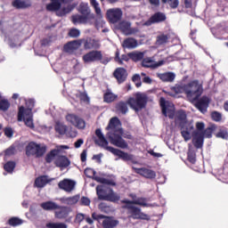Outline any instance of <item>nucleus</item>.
<instances>
[{
	"mask_svg": "<svg viewBox=\"0 0 228 228\" xmlns=\"http://www.w3.org/2000/svg\"><path fill=\"white\" fill-rule=\"evenodd\" d=\"M118 126H120V119L118 117H113L110 119L106 126V131H109L107 133V138L111 145H115V147H118L119 149H127L129 145L122 138L124 130L118 127Z\"/></svg>",
	"mask_w": 228,
	"mask_h": 228,
	"instance_id": "obj_1",
	"label": "nucleus"
},
{
	"mask_svg": "<svg viewBox=\"0 0 228 228\" xmlns=\"http://www.w3.org/2000/svg\"><path fill=\"white\" fill-rule=\"evenodd\" d=\"M95 134L98 138V141H95V143L100 145V147H104L106 151H109V152H111V154L117 156L123 161H131V159H133V155H129V153L122 151V150L108 146V140H106V137H104V134L100 128L95 130Z\"/></svg>",
	"mask_w": 228,
	"mask_h": 228,
	"instance_id": "obj_2",
	"label": "nucleus"
},
{
	"mask_svg": "<svg viewBox=\"0 0 228 228\" xmlns=\"http://www.w3.org/2000/svg\"><path fill=\"white\" fill-rule=\"evenodd\" d=\"M147 102H149V96L145 93H136L134 97L128 98V106L131 110H134L135 113L142 111L147 108Z\"/></svg>",
	"mask_w": 228,
	"mask_h": 228,
	"instance_id": "obj_3",
	"label": "nucleus"
},
{
	"mask_svg": "<svg viewBox=\"0 0 228 228\" xmlns=\"http://www.w3.org/2000/svg\"><path fill=\"white\" fill-rule=\"evenodd\" d=\"M186 90L187 99L192 103L195 102V101H199V99H200V95H202L204 92L202 84H200L199 80H192L186 84Z\"/></svg>",
	"mask_w": 228,
	"mask_h": 228,
	"instance_id": "obj_4",
	"label": "nucleus"
},
{
	"mask_svg": "<svg viewBox=\"0 0 228 228\" xmlns=\"http://www.w3.org/2000/svg\"><path fill=\"white\" fill-rule=\"evenodd\" d=\"M122 209H126V214L129 215L128 218L133 220H151V216L142 212V209L138 207H134L132 203H123Z\"/></svg>",
	"mask_w": 228,
	"mask_h": 228,
	"instance_id": "obj_5",
	"label": "nucleus"
},
{
	"mask_svg": "<svg viewBox=\"0 0 228 228\" xmlns=\"http://www.w3.org/2000/svg\"><path fill=\"white\" fill-rule=\"evenodd\" d=\"M47 152V146L30 142L25 148V154L28 158L34 156V158H42Z\"/></svg>",
	"mask_w": 228,
	"mask_h": 228,
	"instance_id": "obj_6",
	"label": "nucleus"
},
{
	"mask_svg": "<svg viewBox=\"0 0 228 228\" xmlns=\"http://www.w3.org/2000/svg\"><path fill=\"white\" fill-rule=\"evenodd\" d=\"M92 218L93 220H102V227L103 228H115L118 225V220H113L111 217L108 216H104L102 214H97L94 212L92 214Z\"/></svg>",
	"mask_w": 228,
	"mask_h": 228,
	"instance_id": "obj_7",
	"label": "nucleus"
},
{
	"mask_svg": "<svg viewBox=\"0 0 228 228\" xmlns=\"http://www.w3.org/2000/svg\"><path fill=\"white\" fill-rule=\"evenodd\" d=\"M99 200H108L109 202H118L120 200V196L110 190V191L106 194V191L102 189H97L96 191Z\"/></svg>",
	"mask_w": 228,
	"mask_h": 228,
	"instance_id": "obj_8",
	"label": "nucleus"
},
{
	"mask_svg": "<svg viewBox=\"0 0 228 228\" xmlns=\"http://www.w3.org/2000/svg\"><path fill=\"white\" fill-rule=\"evenodd\" d=\"M122 9L120 8H112L107 10L106 18L110 24H117L122 20Z\"/></svg>",
	"mask_w": 228,
	"mask_h": 228,
	"instance_id": "obj_9",
	"label": "nucleus"
},
{
	"mask_svg": "<svg viewBox=\"0 0 228 228\" xmlns=\"http://www.w3.org/2000/svg\"><path fill=\"white\" fill-rule=\"evenodd\" d=\"M66 120L77 129H85L86 127V122L85 119L79 118V116L76 114L69 113L66 115Z\"/></svg>",
	"mask_w": 228,
	"mask_h": 228,
	"instance_id": "obj_10",
	"label": "nucleus"
},
{
	"mask_svg": "<svg viewBox=\"0 0 228 228\" xmlns=\"http://www.w3.org/2000/svg\"><path fill=\"white\" fill-rule=\"evenodd\" d=\"M84 63H95L99 60H102V52L99 50H92L82 56Z\"/></svg>",
	"mask_w": 228,
	"mask_h": 228,
	"instance_id": "obj_11",
	"label": "nucleus"
},
{
	"mask_svg": "<svg viewBox=\"0 0 228 228\" xmlns=\"http://www.w3.org/2000/svg\"><path fill=\"white\" fill-rule=\"evenodd\" d=\"M28 109L24 108V106L19 107L18 110V122H22V119L24 118V115H31V111H33V109L35 108V100L29 99L26 102Z\"/></svg>",
	"mask_w": 228,
	"mask_h": 228,
	"instance_id": "obj_12",
	"label": "nucleus"
},
{
	"mask_svg": "<svg viewBox=\"0 0 228 228\" xmlns=\"http://www.w3.org/2000/svg\"><path fill=\"white\" fill-rule=\"evenodd\" d=\"M51 3L46 4L47 12H60L61 4H70L74 0H50Z\"/></svg>",
	"mask_w": 228,
	"mask_h": 228,
	"instance_id": "obj_13",
	"label": "nucleus"
},
{
	"mask_svg": "<svg viewBox=\"0 0 228 228\" xmlns=\"http://www.w3.org/2000/svg\"><path fill=\"white\" fill-rule=\"evenodd\" d=\"M167 20V15L164 12H157L150 17L148 20L144 22V26H152V24H159Z\"/></svg>",
	"mask_w": 228,
	"mask_h": 228,
	"instance_id": "obj_14",
	"label": "nucleus"
},
{
	"mask_svg": "<svg viewBox=\"0 0 228 228\" xmlns=\"http://www.w3.org/2000/svg\"><path fill=\"white\" fill-rule=\"evenodd\" d=\"M192 104H194L199 111L204 113L209 108V98L208 96H202L200 99L198 98Z\"/></svg>",
	"mask_w": 228,
	"mask_h": 228,
	"instance_id": "obj_15",
	"label": "nucleus"
},
{
	"mask_svg": "<svg viewBox=\"0 0 228 228\" xmlns=\"http://www.w3.org/2000/svg\"><path fill=\"white\" fill-rule=\"evenodd\" d=\"M58 187L60 190H63V191H66L67 193H70L76 188V182H74L73 180L65 178L62 181L59 182Z\"/></svg>",
	"mask_w": 228,
	"mask_h": 228,
	"instance_id": "obj_16",
	"label": "nucleus"
},
{
	"mask_svg": "<svg viewBox=\"0 0 228 228\" xmlns=\"http://www.w3.org/2000/svg\"><path fill=\"white\" fill-rule=\"evenodd\" d=\"M127 69L125 68H117L113 72V77L117 79L118 85H122V83H126L127 80Z\"/></svg>",
	"mask_w": 228,
	"mask_h": 228,
	"instance_id": "obj_17",
	"label": "nucleus"
},
{
	"mask_svg": "<svg viewBox=\"0 0 228 228\" xmlns=\"http://www.w3.org/2000/svg\"><path fill=\"white\" fill-rule=\"evenodd\" d=\"M129 99L126 102L119 101L115 105V110L118 115H127L129 111Z\"/></svg>",
	"mask_w": 228,
	"mask_h": 228,
	"instance_id": "obj_18",
	"label": "nucleus"
},
{
	"mask_svg": "<svg viewBox=\"0 0 228 228\" xmlns=\"http://www.w3.org/2000/svg\"><path fill=\"white\" fill-rule=\"evenodd\" d=\"M78 12L80 15H83L84 17L87 18L89 20L94 19L95 15L92 13V10L90 9V6H88V4L86 3H80L78 6Z\"/></svg>",
	"mask_w": 228,
	"mask_h": 228,
	"instance_id": "obj_19",
	"label": "nucleus"
},
{
	"mask_svg": "<svg viewBox=\"0 0 228 228\" xmlns=\"http://www.w3.org/2000/svg\"><path fill=\"white\" fill-rule=\"evenodd\" d=\"M80 40L82 41V44L84 45V49L86 51H90L91 49H99L100 47L99 41L92 37H86Z\"/></svg>",
	"mask_w": 228,
	"mask_h": 228,
	"instance_id": "obj_20",
	"label": "nucleus"
},
{
	"mask_svg": "<svg viewBox=\"0 0 228 228\" xmlns=\"http://www.w3.org/2000/svg\"><path fill=\"white\" fill-rule=\"evenodd\" d=\"M192 143L196 149H202L204 145V134L202 132H193Z\"/></svg>",
	"mask_w": 228,
	"mask_h": 228,
	"instance_id": "obj_21",
	"label": "nucleus"
},
{
	"mask_svg": "<svg viewBox=\"0 0 228 228\" xmlns=\"http://www.w3.org/2000/svg\"><path fill=\"white\" fill-rule=\"evenodd\" d=\"M82 45L83 41L81 39L69 42L64 45V51H66V53H74V51H77Z\"/></svg>",
	"mask_w": 228,
	"mask_h": 228,
	"instance_id": "obj_22",
	"label": "nucleus"
},
{
	"mask_svg": "<svg viewBox=\"0 0 228 228\" xmlns=\"http://www.w3.org/2000/svg\"><path fill=\"white\" fill-rule=\"evenodd\" d=\"M139 175L145 177V179H156V171L147 167L138 168L136 171Z\"/></svg>",
	"mask_w": 228,
	"mask_h": 228,
	"instance_id": "obj_23",
	"label": "nucleus"
},
{
	"mask_svg": "<svg viewBox=\"0 0 228 228\" xmlns=\"http://www.w3.org/2000/svg\"><path fill=\"white\" fill-rule=\"evenodd\" d=\"M121 204H134L142 208H149L151 206V204L147 203V198H137L135 200H122Z\"/></svg>",
	"mask_w": 228,
	"mask_h": 228,
	"instance_id": "obj_24",
	"label": "nucleus"
},
{
	"mask_svg": "<svg viewBox=\"0 0 228 228\" xmlns=\"http://www.w3.org/2000/svg\"><path fill=\"white\" fill-rule=\"evenodd\" d=\"M67 4V6L64 7H61V9L59 10V12H56V15L58 17H65V15L70 13V12H72V10H74L76 8V5L69 4Z\"/></svg>",
	"mask_w": 228,
	"mask_h": 228,
	"instance_id": "obj_25",
	"label": "nucleus"
},
{
	"mask_svg": "<svg viewBox=\"0 0 228 228\" xmlns=\"http://www.w3.org/2000/svg\"><path fill=\"white\" fill-rule=\"evenodd\" d=\"M70 165V160L66 156H59L55 160V166L59 168H67Z\"/></svg>",
	"mask_w": 228,
	"mask_h": 228,
	"instance_id": "obj_26",
	"label": "nucleus"
},
{
	"mask_svg": "<svg viewBox=\"0 0 228 228\" xmlns=\"http://www.w3.org/2000/svg\"><path fill=\"white\" fill-rule=\"evenodd\" d=\"M114 60L118 65H124V61H129L131 57H129V53L121 55L120 58V50L117 49L115 52Z\"/></svg>",
	"mask_w": 228,
	"mask_h": 228,
	"instance_id": "obj_27",
	"label": "nucleus"
},
{
	"mask_svg": "<svg viewBox=\"0 0 228 228\" xmlns=\"http://www.w3.org/2000/svg\"><path fill=\"white\" fill-rule=\"evenodd\" d=\"M59 211H55V217L59 218L60 220L63 218H67L69 215L70 214V208L68 207H60Z\"/></svg>",
	"mask_w": 228,
	"mask_h": 228,
	"instance_id": "obj_28",
	"label": "nucleus"
},
{
	"mask_svg": "<svg viewBox=\"0 0 228 228\" xmlns=\"http://www.w3.org/2000/svg\"><path fill=\"white\" fill-rule=\"evenodd\" d=\"M48 183H51L49 177L47 175H41L36 178L34 184L37 188H44Z\"/></svg>",
	"mask_w": 228,
	"mask_h": 228,
	"instance_id": "obj_29",
	"label": "nucleus"
},
{
	"mask_svg": "<svg viewBox=\"0 0 228 228\" xmlns=\"http://www.w3.org/2000/svg\"><path fill=\"white\" fill-rule=\"evenodd\" d=\"M40 206L45 211H54L56 209H60V205L53 201H45L41 203Z\"/></svg>",
	"mask_w": 228,
	"mask_h": 228,
	"instance_id": "obj_30",
	"label": "nucleus"
},
{
	"mask_svg": "<svg viewBox=\"0 0 228 228\" xmlns=\"http://www.w3.org/2000/svg\"><path fill=\"white\" fill-rule=\"evenodd\" d=\"M88 18L83 16V14H75L71 16V21L76 24H86L88 22Z\"/></svg>",
	"mask_w": 228,
	"mask_h": 228,
	"instance_id": "obj_31",
	"label": "nucleus"
},
{
	"mask_svg": "<svg viewBox=\"0 0 228 228\" xmlns=\"http://www.w3.org/2000/svg\"><path fill=\"white\" fill-rule=\"evenodd\" d=\"M68 129H69V126H67V125L60 121H57L55 123L54 130L56 133H58V134H61V136H63V134H66Z\"/></svg>",
	"mask_w": 228,
	"mask_h": 228,
	"instance_id": "obj_32",
	"label": "nucleus"
},
{
	"mask_svg": "<svg viewBox=\"0 0 228 228\" xmlns=\"http://www.w3.org/2000/svg\"><path fill=\"white\" fill-rule=\"evenodd\" d=\"M123 46L126 49H135L138 47V41L133 37H128L124 40Z\"/></svg>",
	"mask_w": 228,
	"mask_h": 228,
	"instance_id": "obj_33",
	"label": "nucleus"
},
{
	"mask_svg": "<svg viewBox=\"0 0 228 228\" xmlns=\"http://www.w3.org/2000/svg\"><path fill=\"white\" fill-rule=\"evenodd\" d=\"M186 111L179 110L175 112V120L176 122L180 123V126H183V124L186 123Z\"/></svg>",
	"mask_w": 228,
	"mask_h": 228,
	"instance_id": "obj_34",
	"label": "nucleus"
},
{
	"mask_svg": "<svg viewBox=\"0 0 228 228\" xmlns=\"http://www.w3.org/2000/svg\"><path fill=\"white\" fill-rule=\"evenodd\" d=\"M118 96L113 93H111V90L107 89L106 92L103 94V101L104 102H114V101H117V98Z\"/></svg>",
	"mask_w": 228,
	"mask_h": 228,
	"instance_id": "obj_35",
	"label": "nucleus"
},
{
	"mask_svg": "<svg viewBox=\"0 0 228 228\" xmlns=\"http://www.w3.org/2000/svg\"><path fill=\"white\" fill-rule=\"evenodd\" d=\"M161 81L165 83H172L175 79V74L174 72H166L159 76Z\"/></svg>",
	"mask_w": 228,
	"mask_h": 228,
	"instance_id": "obj_36",
	"label": "nucleus"
},
{
	"mask_svg": "<svg viewBox=\"0 0 228 228\" xmlns=\"http://www.w3.org/2000/svg\"><path fill=\"white\" fill-rule=\"evenodd\" d=\"M171 92H174V94H185V95L187 96L186 84L175 85V86L171 87Z\"/></svg>",
	"mask_w": 228,
	"mask_h": 228,
	"instance_id": "obj_37",
	"label": "nucleus"
},
{
	"mask_svg": "<svg viewBox=\"0 0 228 228\" xmlns=\"http://www.w3.org/2000/svg\"><path fill=\"white\" fill-rule=\"evenodd\" d=\"M8 225H11V227H19V225H22L24 224V220L17 217V216H12L9 218L7 221Z\"/></svg>",
	"mask_w": 228,
	"mask_h": 228,
	"instance_id": "obj_38",
	"label": "nucleus"
},
{
	"mask_svg": "<svg viewBox=\"0 0 228 228\" xmlns=\"http://www.w3.org/2000/svg\"><path fill=\"white\" fill-rule=\"evenodd\" d=\"M187 160L189 163H191V165H195V163H197V153L195 152V150L189 148L187 152Z\"/></svg>",
	"mask_w": 228,
	"mask_h": 228,
	"instance_id": "obj_39",
	"label": "nucleus"
},
{
	"mask_svg": "<svg viewBox=\"0 0 228 228\" xmlns=\"http://www.w3.org/2000/svg\"><path fill=\"white\" fill-rule=\"evenodd\" d=\"M128 56L132 61H142V60H143L144 54L142 52H132L128 53Z\"/></svg>",
	"mask_w": 228,
	"mask_h": 228,
	"instance_id": "obj_40",
	"label": "nucleus"
},
{
	"mask_svg": "<svg viewBox=\"0 0 228 228\" xmlns=\"http://www.w3.org/2000/svg\"><path fill=\"white\" fill-rule=\"evenodd\" d=\"M24 117H28V118H24ZM22 120L24 121L25 126H27V127H29L30 129H35V123H33L32 113H30V115H23Z\"/></svg>",
	"mask_w": 228,
	"mask_h": 228,
	"instance_id": "obj_41",
	"label": "nucleus"
},
{
	"mask_svg": "<svg viewBox=\"0 0 228 228\" xmlns=\"http://www.w3.org/2000/svg\"><path fill=\"white\" fill-rule=\"evenodd\" d=\"M99 209L102 211V213H106L107 215L113 213V207L104 202L99 204Z\"/></svg>",
	"mask_w": 228,
	"mask_h": 228,
	"instance_id": "obj_42",
	"label": "nucleus"
},
{
	"mask_svg": "<svg viewBox=\"0 0 228 228\" xmlns=\"http://www.w3.org/2000/svg\"><path fill=\"white\" fill-rule=\"evenodd\" d=\"M123 28L126 35H136V33H140V29H138V28H131L129 23H126L123 26Z\"/></svg>",
	"mask_w": 228,
	"mask_h": 228,
	"instance_id": "obj_43",
	"label": "nucleus"
},
{
	"mask_svg": "<svg viewBox=\"0 0 228 228\" xmlns=\"http://www.w3.org/2000/svg\"><path fill=\"white\" fill-rule=\"evenodd\" d=\"M15 167H17V163H15V161H7L4 165V170H5V172H8V174H13Z\"/></svg>",
	"mask_w": 228,
	"mask_h": 228,
	"instance_id": "obj_44",
	"label": "nucleus"
},
{
	"mask_svg": "<svg viewBox=\"0 0 228 228\" xmlns=\"http://www.w3.org/2000/svg\"><path fill=\"white\" fill-rule=\"evenodd\" d=\"M89 3L91 6L94 7L97 17H102V12L101 11V6H99V2H97V0H89Z\"/></svg>",
	"mask_w": 228,
	"mask_h": 228,
	"instance_id": "obj_45",
	"label": "nucleus"
},
{
	"mask_svg": "<svg viewBox=\"0 0 228 228\" xmlns=\"http://www.w3.org/2000/svg\"><path fill=\"white\" fill-rule=\"evenodd\" d=\"M142 66L145 69H156L158 65L154 64V61L149 58L142 59Z\"/></svg>",
	"mask_w": 228,
	"mask_h": 228,
	"instance_id": "obj_46",
	"label": "nucleus"
},
{
	"mask_svg": "<svg viewBox=\"0 0 228 228\" xmlns=\"http://www.w3.org/2000/svg\"><path fill=\"white\" fill-rule=\"evenodd\" d=\"M12 6L18 10H20V8H29L31 4H26V2L22 0H14L12 2Z\"/></svg>",
	"mask_w": 228,
	"mask_h": 228,
	"instance_id": "obj_47",
	"label": "nucleus"
},
{
	"mask_svg": "<svg viewBox=\"0 0 228 228\" xmlns=\"http://www.w3.org/2000/svg\"><path fill=\"white\" fill-rule=\"evenodd\" d=\"M161 3L163 4H168L171 10H176V8H179V0H161Z\"/></svg>",
	"mask_w": 228,
	"mask_h": 228,
	"instance_id": "obj_48",
	"label": "nucleus"
},
{
	"mask_svg": "<svg viewBox=\"0 0 228 228\" xmlns=\"http://www.w3.org/2000/svg\"><path fill=\"white\" fill-rule=\"evenodd\" d=\"M80 196L75 195L73 197H69L64 200L65 204H68V206H74V204H77L79 202Z\"/></svg>",
	"mask_w": 228,
	"mask_h": 228,
	"instance_id": "obj_49",
	"label": "nucleus"
},
{
	"mask_svg": "<svg viewBox=\"0 0 228 228\" xmlns=\"http://www.w3.org/2000/svg\"><path fill=\"white\" fill-rule=\"evenodd\" d=\"M11 103L7 99L0 98V111H8Z\"/></svg>",
	"mask_w": 228,
	"mask_h": 228,
	"instance_id": "obj_50",
	"label": "nucleus"
},
{
	"mask_svg": "<svg viewBox=\"0 0 228 228\" xmlns=\"http://www.w3.org/2000/svg\"><path fill=\"white\" fill-rule=\"evenodd\" d=\"M95 181H97V183H101L102 184H108L109 186H115L116 183L115 182H113V180H110L104 177H96Z\"/></svg>",
	"mask_w": 228,
	"mask_h": 228,
	"instance_id": "obj_51",
	"label": "nucleus"
},
{
	"mask_svg": "<svg viewBox=\"0 0 228 228\" xmlns=\"http://www.w3.org/2000/svg\"><path fill=\"white\" fill-rule=\"evenodd\" d=\"M168 42V35L161 34L157 37L156 44L157 45H163Z\"/></svg>",
	"mask_w": 228,
	"mask_h": 228,
	"instance_id": "obj_52",
	"label": "nucleus"
},
{
	"mask_svg": "<svg viewBox=\"0 0 228 228\" xmlns=\"http://www.w3.org/2000/svg\"><path fill=\"white\" fill-rule=\"evenodd\" d=\"M15 146L12 145L9 148H7L4 151V159H6L7 158H10L11 156H15Z\"/></svg>",
	"mask_w": 228,
	"mask_h": 228,
	"instance_id": "obj_53",
	"label": "nucleus"
},
{
	"mask_svg": "<svg viewBox=\"0 0 228 228\" xmlns=\"http://www.w3.org/2000/svg\"><path fill=\"white\" fill-rule=\"evenodd\" d=\"M58 154L57 150H52L48 154L45 156V161L46 163H53V159H54V157Z\"/></svg>",
	"mask_w": 228,
	"mask_h": 228,
	"instance_id": "obj_54",
	"label": "nucleus"
},
{
	"mask_svg": "<svg viewBox=\"0 0 228 228\" xmlns=\"http://www.w3.org/2000/svg\"><path fill=\"white\" fill-rule=\"evenodd\" d=\"M210 117L214 122H222V113L216 110L212 111Z\"/></svg>",
	"mask_w": 228,
	"mask_h": 228,
	"instance_id": "obj_55",
	"label": "nucleus"
},
{
	"mask_svg": "<svg viewBox=\"0 0 228 228\" xmlns=\"http://www.w3.org/2000/svg\"><path fill=\"white\" fill-rule=\"evenodd\" d=\"M47 228H69L65 223H48Z\"/></svg>",
	"mask_w": 228,
	"mask_h": 228,
	"instance_id": "obj_56",
	"label": "nucleus"
},
{
	"mask_svg": "<svg viewBox=\"0 0 228 228\" xmlns=\"http://www.w3.org/2000/svg\"><path fill=\"white\" fill-rule=\"evenodd\" d=\"M80 35L81 31H79L77 28H71L68 33V36L70 37V38H78Z\"/></svg>",
	"mask_w": 228,
	"mask_h": 228,
	"instance_id": "obj_57",
	"label": "nucleus"
},
{
	"mask_svg": "<svg viewBox=\"0 0 228 228\" xmlns=\"http://www.w3.org/2000/svg\"><path fill=\"white\" fill-rule=\"evenodd\" d=\"M159 104H160V108L162 110V114L167 117V100H165L164 97H161L159 99Z\"/></svg>",
	"mask_w": 228,
	"mask_h": 228,
	"instance_id": "obj_58",
	"label": "nucleus"
},
{
	"mask_svg": "<svg viewBox=\"0 0 228 228\" xmlns=\"http://www.w3.org/2000/svg\"><path fill=\"white\" fill-rule=\"evenodd\" d=\"M181 129H184L185 131H189V133H191L193 131V124L192 123H188V121H185V123L182 124L180 126Z\"/></svg>",
	"mask_w": 228,
	"mask_h": 228,
	"instance_id": "obj_59",
	"label": "nucleus"
},
{
	"mask_svg": "<svg viewBox=\"0 0 228 228\" xmlns=\"http://www.w3.org/2000/svg\"><path fill=\"white\" fill-rule=\"evenodd\" d=\"M181 134L185 142L191 140V134L188 130L181 129Z\"/></svg>",
	"mask_w": 228,
	"mask_h": 228,
	"instance_id": "obj_60",
	"label": "nucleus"
},
{
	"mask_svg": "<svg viewBox=\"0 0 228 228\" xmlns=\"http://www.w3.org/2000/svg\"><path fill=\"white\" fill-rule=\"evenodd\" d=\"M84 174L86 175V177H94V175H95V171L90 167H86L84 171Z\"/></svg>",
	"mask_w": 228,
	"mask_h": 228,
	"instance_id": "obj_61",
	"label": "nucleus"
},
{
	"mask_svg": "<svg viewBox=\"0 0 228 228\" xmlns=\"http://www.w3.org/2000/svg\"><path fill=\"white\" fill-rule=\"evenodd\" d=\"M216 137H217V138H223V140H227V138H228L227 130H220V131L216 134Z\"/></svg>",
	"mask_w": 228,
	"mask_h": 228,
	"instance_id": "obj_62",
	"label": "nucleus"
},
{
	"mask_svg": "<svg viewBox=\"0 0 228 228\" xmlns=\"http://www.w3.org/2000/svg\"><path fill=\"white\" fill-rule=\"evenodd\" d=\"M203 134V138H211V136H213V129H211L210 127L205 129L203 132H201Z\"/></svg>",
	"mask_w": 228,
	"mask_h": 228,
	"instance_id": "obj_63",
	"label": "nucleus"
},
{
	"mask_svg": "<svg viewBox=\"0 0 228 228\" xmlns=\"http://www.w3.org/2000/svg\"><path fill=\"white\" fill-rule=\"evenodd\" d=\"M90 199H88L87 197H82L80 199V206H90Z\"/></svg>",
	"mask_w": 228,
	"mask_h": 228,
	"instance_id": "obj_64",
	"label": "nucleus"
}]
</instances>
